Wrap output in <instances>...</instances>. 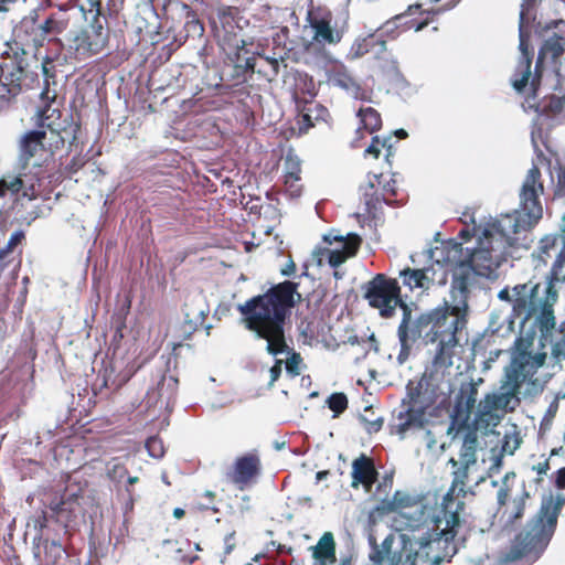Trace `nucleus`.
<instances>
[{"label":"nucleus","instance_id":"f257e3e1","mask_svg":"<svg viewBox=\"0 0 565 565\" xmlns=\"http://www.w3.org/2000/svg\"><path fill=\"white\" fill-rule=\"evenodd\" d=\"M540 178V169L533 166L523 180L519 207L473 225L475 247L450 245L445 249L443 260L454 268L449 300L443 307L423 312L413 320L411 307L402 305L403 317L397 329L399 365L407 361L412 344L425 337L430 342H438L429 379L436 383L444 380L446 371L452 366L451 358L458 345L457 332L466 324L468 298L475 276H497V270L514 257L521 247H525L521 234L530 231L542 218L540 195L544 186Z\"/></svg>","mask_w":565,"mask_h":565},{"label":"nucleus","instance_id":"f03ea898","mask_svg":"<svg viewBox=\"0 0 565 565\" xmlns=\"http://www.w3.org/2000/svg\"><path fill=\"white\" fill-rule=\"evenodd\" d=\"M377 509L395 513L392 527L401 533L408 565H440L458 552L456 535L446 526L439 505H429L424 498L397 490Z\"/></svg>","mask_w":565,"mask_h":565},{"label":"nucleus","instance_id":"7ed1b4c3","mask_svg":"<svg viewBox=\"0 0 565 565\" xmlns=\"http://www.w3.org/2000/svg\"><path fill=\"white\" fill-rule=\"evenodd\" d=\"M540 286L532 281L504 287L498 292V299L511 305V312L494 309L490 313L488 329L492 333L512 332L515 319L520 320V334L514 342L527 338L530 350H544L554 342V335L562 333L555 328L553 306L557 301L556 290L545 287V297H539Z\"/></svg>","mask_w":565,"mask_h":565},{"label":"nucleus","instance_id":"20e7f679","mask_svg":"<svg viewBox=\"0 0 565 565\" xmlns=\"http://www.w3.org/2000/svg\"><path fill=\"white\" fill-rule=\"evenodd\" d=\"M296 288V284L284 281L237 306L245 328L256 338L266 340V351L274 356L288 348L284 326L288 311L295 305V297H300Z\"/></svg>","mask_w":565,"mask_h":565},{"label":"nucleus","instance_id":"39448f33","mask_svg":"<svg viewBox=\"0 0 565 565\" xmlns=\"http://www.w3.org/2000/svg\"><path fill=\"white\" fill-rule=\"evenodd\" d=\"M530 347L531 342L527 338L514 342L511 350V362L505 367L504 380L499 390L484 395L490 398V403L502 417L519 405L518 394L522 383L530 380L545 363L546 352L530 350Z\"/></svg>","mask_w":565,"mask_h":565},{"label":"nucleus","instance_id":"423d86ee","mask_svg":"<svg viewBox=\"0 0 565 565\" xmlns=\"http://www.w3.org/2000/svg\"><path fill=\"white\" fill-rule=\"evenodd\" d=\"M527 0H523V3L521 6V12H520V51H521V58L519 62V65L515 71L514 78L512 79V86L513 88L522 93L527 85H530V89L532 92L533 97L536 95V90L540 84V67L546 60H551L555 62L565 50V36L562 28H565V22L563 20L554 21L552 24L547 26L550 29L553 26L554 29H557L558 32H554L552 35H550L543 43V45L540 49L536 66H535V74L532 76L531 73V58L527 53V46H526V38L524 34V17L526 14V7H527Z\"/></svg>","mask_w":565,"mask_h":565},{"label":"nucleus","instance_id":"0eeeda50","mask_svg":"<svg viewBox=\"0 0 565 565\" xmlns=\"http://www.w3.org/2000/svg\"><path fill=\"white\" fill-rule=\"evenodd\" d=\"M49 111L50 107L38 111V122L41 129L29 130L18 140L14 170L31 179H40L42 167L52 156L51 149L45 145L49 132L44 128L50 129L51 136L56 134L52 129V121L50 120L52 115H47Z\"/></svg>","mask_w":565,"mask_h":565},{"label":"nucleus","instance_id":"6e6552de","mask_svg":"<svg viewBox=\"0 0 565 565\" xmlns=\"http://www.w3.org/2000/svg\"><path fill=\"white\" fill-rule=\"evenodd\" d=\"M450 245H460L463 247L462 243L451 242L447 245L443 246L440 249H437L440 254V257L435 260V264H430L423 267H417L416 257L418 255H411V260L414 267H406L399 271V278L404 287L408 288L412 292H416L417 295H423L427 292L435 284L445 285L446 284V271L443 270L444 266L447 267L452 273V266L447 265L443 258L445 256V249ZM476 243L471 246L475 247Z\"/></svg>","mask_w":565,"mask_h":565},{"label":"nucleus","instance_id":"1a4fd4ad","mask_svg":"<svg viewBox=\"0 0 565 565\" xmlns=\"http://www.w3.org/2000/svg\"><path fill=\"white\" fill-rule=\"evenodd\" d=\"M449 463L455 469L452 482L439 504V511L446 518V526H450L457 535L458 527L461 524V514L465 510L463 497L467 493V479L476 465H466L454 458L449 459Z\"/></svg>","mask_w":565,"mask_h":565},{"label":"nucleus","instance_id":"9d476101","mask_svg":"<svg viewBox=\"0 0 565 565\" xmlns=\"http://www.w3.org/2000/svg\"><path fill=\"white\" fill-rule=\"evenodd\" d=\"M371 307L377 309L384 318L392 317L396 307L406 305L401 299V287L396 279H386L383 275L373 278L365 291Z\"/></svg>","mask_w":565,"mask_h":565},{"label":"nucleus","instance_id":"9b49d317","mask_svg":"<svg viewBox=\"0 0 565 565\" xmlns=\"http://www.w3.org/2000/svg\"><path fill=\"white\" fill-rule=\"evenodd\" d=\"M323 242L330 246L334 245V247H318L313 250V257L317 259L318 265H321L326 259L331 267L335 268L355 255L360 247L361 238L354 233L343 236L332 230L323 235Z\"/></svg>","mask_w":565,"mask_h":565},{"label":"nucleus","instance_id":"f8f14e48","mask_svg":"<svg viewBox=\"0 0 565 565\" xmlns=\"http://www.w3.org/2000/svg\"><path fill=\"white\" fill-rule=\"evenodd\" d=\"M482 379L477 382L462 383L455 398V406L451 414V424L447 430L451 435L456 426H468L473 408H477L478 386Z\"/></svg>","mask_w":565,"mask_h":565},{"label":"nucleus","instance_id":"ddd939ff","mask_svg":"<svg viewBox=\"0 0 565 565\" xmlns=\"http://www.w3.org/2000/svg\"><path fill=\"white\" fill-rule=\"evenodd\" d=\"M107 39L103 25L92 23L73 35L70 46L78 58H87L100 53L106 46Z\"/></svg>","mask_w":565,"mask_h":565},{"label":"nucleus","instance_id":"4468645a","mask_svg":"<svg viewBox=\"0 0 565 565\" xmlns=\"http://www.w3.org/2000/svg\"><path fill=\"white\" fill-rule=\"evenodd\" d=\"M49 507L56 521L67 526L81 512L79 493L66 490L58 499L52 500Z\"/></svg>","mask_w":565,"mask_h":565},{"label":"nucleus","instance_id":"2eb2a0df","mask_svg":"<svg viewBox=\"0 0 565 565\" xmlns=\"http://www.w3.org/2000/svg\"><path fill=\"white\" fill-rule=\"evenodd\" d=\"M563 243H565L564 218H562L559 234L546 235L540 241L537 249L533 254L534 267L545 266L550 258H556Z\"/></svg>","mask_w":565,"mask_h":565},{"label":"nucleus","instance_id":"dca6fc26","mask_svg":"<svg viewBox=\"0 0 565 565\" xmlns=\"http://www.w3.org/2000/svg\"><path fill=\"white\" fill-rule=\"evenodd\" d=\"M478 430L468 426H456L452 431V439L461 437V447L458 461L466 465L477 463V450L479 448Z\"/></svg>","mask_w":565,"mask_h":565},{"label":"nucleus","instance_id":"f3484780","mask_svg":"<svg viewBox=\"0 0 565 565\" xmlns=\"http://www.w3.org/2000/svg\"><path fill=\"white\" fill-rule=\"evenodd\" d=\"M260 460L257 455L248 454L239 457L234 463L232 481L243 490L259 472Z\"/></svg>","mask_w":565,"mask_h":565},{"label":"nucleus","instance_id":"a211bd4d","mask_svg":"<svg viewBox=\"0 0 565 565\" xmlns=\"http://www.w3.org/2000/svg\"><path fill=\"white\" fill-rule=\"evenodd\" d=\"M502 418L503 417L490 403V398L484 396L477 404L471 428L489 433L500 424Z\"/></svg>","mask_w":565,"mask_h":565},{"label":"nucleus","instance_id":"6ab92c4d","mask_svg":"<svg viewBox=\"0 0 565 565\" xmlns=\"http://www.w3.org/2000/svg\"><path fill=\"white\" fill-rule=\"evenodd\" d=\"M32 550L38 565H55L64 553L57 541L43 540L41 533L34 536Z\"/></svg>","mask_w":565,"mask_h":565},{"label":"nucleus","instance_id":"aec40b11","mask_svg":"<svg viewBox=\"0 0 565 565\" xmlns=\"http://www.w3.org/2000/svg\"><path fill=\"white\" fill-rule=\"evenodd\" d=\"M376 471L372 461L364 455H361L352 463V482L353 488H358L359 484H363L366 490H370L376 479Z\"/></svg>","mask_w":565,"mask_h":565},{"label":"nucleus","instance_id":"412c9836","mask_svg":"<svg viewBox=\"0 0 565 565\" xmlns=\"http://www.w3.org/2000/svg\"><path fill=\"white\" fill-rule=\"evenodd\" d=\"M15 175H4L0 179V195L17 194L23 190V195L28 196V191L34 188L35 182L40 179H31L26 175H22L20 171H15Z\"/></svg>","mask_w":565,"mask_h":565},{"label":"nucleus","instance_id":"4be33fe9","mask_svg":"<svg viewBox=\"0 0 565 565\" xmlns=\"http://www.w3.org/2000/svg\"><path fill=\"white\" fill-rule=\"evenodd\" d=\"M310 550L312 557L319 565H328L335 562V542L331 532L323 533L317 545L311 546Z\"/></svg>","mask_w":565,"mask_h":565},{"label":"nucleus","instance_id":"5701e85b","mask_svg":"<svg viewBox=\"0 0 565 565\" xmlns=\"http://www.w3.org/2000/svg\"><path fill=\"white\" fill-rule=\"evenodd\" d=\"M209 311L210 309L205 301V297L201 292L194 294L185 302V318L191 323H202L205 317L207 316Z\"/></svg>","mask_w":565,"mask_h":565},{"label":"nucleus","instance_id":"b1692460","mask_svg":"<svg viewBox=\"0 0 565 565\" xmlns=\"http://www.w3.org/2000/svg\"><path fill=\"white\" fill-rule=\"evenodd\" d=\"M311 28L313 29V39L323 44H335L340 42L341 34L337 31L326 19L311 20Z\"/></svg>","mask_w":565,"mask_h":565},{"label":"nucleus","instance_id":"393cba45","mask_svg":"<svg viewBox=\"0 0 565 565\" xmlns=\"http://www.w3.org/2000/svg\"><path fill=\"white\" fill-rule=\"evenodd\" d=\"M178 386V380L172 375H163L161 381L158 384L157 391L149 393L148 399L149 402L157 396V403L160 404V407H168L171 398L173 397Z\"/></svg>","mask_w":565,"mask_h":565},{"label":"nucleus","instance_id":"a878e982","mask_svg":"<svg viewBox=\"0 0 565 565\" xmlns=\"http://www.w3.org/2000/svg\"><path fill=\"white\" fill-rule=\"evenodd\" d=\"M520 445H521V438L519 437L518 433L513 431L512 434H505L503 437L501 454L492 455L491 459L493 462H492L490 469L499 470L501 467V462H502V454L513 455L515 452V450L520 447Z\"/></svg>","mask_w":565,"mask_h":565},{"label":"nucleus","instance_id":"bb28decb","mask_svg":"<svg viewBox=\"0 0 565 565\" xmlns=\"http://www.w3.org/2000/svg\"><path fill=\"white\" fill-rule=\"evenodd\" d=\"M330 83L332 86L343 89L352 97H359L360 86L348 72L339 71L334 73L330 78Z\"/></svg>","mask_w":565,"mask_h":565},{"label":"nucleus","instance_id":"cd10ccee","mask_svg":"<svg viewBox=\"0 0 565 565\" xmlns=\"http://www.w3.org/2000/svg\"><path fill=\"white\" fill-rule=\"evenodd\" d=\"M397 419L398 423L396 424V431L401 435L402 438L409 428H419L423 425V414L413 409L399 412Z\"/></svg>","mask_w":565,"mask_h":565},{"label":"nucleus","instance_id":"c85d7f7f","mask_svg":"<svg viewBox=\"0 0 565 565\" xmlns=\"http://www.w3.org/2000/svg\"><path fill=\"white\" fill-rule=\"evenodd\" d=\"M395 182L393 180H385V177L383 174H373L369 178L366 188L367 189H375V193L380 192L381 195L386 200L387 194H394L395 193Z\"/></svg>","mask_w":565,"mask_h":565},{"label":"nucleus","instance_id":"c756f323","mask_svg":"<svg viewBox=\"0 0 565 565\" xmlns=\"http://www.w3.org/2000/svg\"><path fill=\"white\" fill-rule=\"evenodd\" d=\"M358 116L360 117L363 129L367 132L372 134L380 129L382 124L381 116L375 109L371 107L361 109Z\"/></svg>","mask_w":565,"mask_h":565},{"label":"nucleus","instance_id":"7c9ffc66","mask_svg":"<svg viewBox=\"0 0 565 565\" xmlns=\"http://www.w3.org/2000/svg\"><path fill=\"white\" fill-rule=\"evenodd\" d=\"M553 282H565V242L563 243V247L557 254V257L552 266L550 282L546 287H552L554 289Z\"/></svg>","mask_w":565,"mask_h":565},{"label":"nucleus","instance_id":"2f4dec72","mask_svg":"<svg viewBox=\"0 0 565 565\" xmlns=\"http://www.w3.org/2000/svg\"><path fill=\"white\" fill-rule=\"evenodd\" d=\"M406 18L405 14H397L394 18L387 20L381 26L376 29H372V32H376L377 30L382 31V35H385L390 39H395L398 35L397 30L403 25L402 21Z\"/></svg>","mask_w":565,"mask_h":565},{"label":"nucleus","instance_id":"473e14b6","mask_svg":"<svg viewBox=\"0 0 565 565\" xmlns=\"http://www.w3.org/2000/svg\"><path fill=\"white\" fill-rule=\"evenodd\" d=\"M328 407L334 413L333 417H338L348 407V398L343 393H332L327 399Z\"/></svg>","mask_w":565,"mask_h":565},{"label":"nucleus","instance_id":"72a5a7b5","mask_svg":"<svg viewBox=\"0 0 565 565\" xmlns=\"http://www.w3.org/2000/svg\"><path fill=\"white\" fill-rule=\"evenodd\" d=\"M531 536V533H526L524 537L519 536L518 542L512 546L511 551L509 552L507 559L516 561L522 556L526 555L529 553L527 543L524 544V546L522 547H520L519 545L523 544L524 542H527Z\"/></svg>","mask_w":565,"mask_h":565},{"label":"nucleus","instance_id":"f704fd0d","mask_svg":"<svg viewBox=\"0 0 565 565\" xmlns=\"http://www.w3.org/2000/svg\"><path fill=\"white\" fill-rule=\"evenodd\" d=\"M285 169H286V173H287L286 182H289V181L296 182L300 179V177H299L300 161L297 157H294L290 154L287 156L286 161H285Z\"/></svg>","mask_w":565,"mask_h":565},{"label":"nucleus","instance_id":"c9c22d12","mask_svg":"<svg viewBox=\"0 0 565 565\" xmlns=\"http://www.w3.org/2000/svg\"><path fill=\"white\" fill-rule=\"evenodd\" d=\"M148 454L153 458H161L164 455L163 443L160 438L153 436L148 438L146 443Z\"/></svg>","mask_w":565,"mask_h":565},{"label":"nucleus","instance_id":"e433bc0d","mask_svg":"<svg viewBox=\"0 0 565 565\" xmlns=\"http://www.w3.org/2000/svg\"><path fill=\"white\" fill-rule=\"evenodd\" d=\"M546 520L550 527L555 526L557 520V507L551 508V502L547 505H542L540 510V520Z\"/></svg>","mask_w":565,"mask_h":565},{"label":"nucleus","instance_id":"4c0bfd02","mask_svg":"<svg viewBox=\"0 0 565 565\" xmlns=\"http://www.w3.org/2000/svg\"><path fill=\"white\" fill-rule=\"evenodd\" d=\"M558 411V398H554L553 402L550 404L543 419L541 423V427L545 429H550L552 426L553 419L556 416Z\"/></svg>","mask_w":565,"mask_h":565},{"label":"nucleus","instance_id":"58836bf2","mask_svg":"<svg viewBox=\"0 0 565 565\" xmlns=\"http://www.w3.org/2000/svg\"><path fill=\"white\" fill-rule=\"evenodd\" d=\"M374 32L362 39L361 41H356L352 46V53L355 57H360L369 52L370 41L373 39Z\"/></svg>","mask_w":565,"mask_h":565},{"label":"nucleus","instance_id":"ea45409f","mask_svg":"<svg viewBox=\"0 0 565 565\" xmlns=\"http://www.w3.org/2000/svg\"><path fill=\"white\" fill-rule=\"evenodd\" d=\"M360 419L364 423L365 428L370 434L377 433L382 428V425H383L382 417H376V418L369 417L367 418L365 415H360Z\"/></svg>","mask_w":565,"mask_h":565},{"label":"nucleus","instance_id":"a19ab883","mask_svg":"<svg viewBox=\"0 0 565 565\" xmlns=\"http://www.w3.org/2000/svg\"><path fill=\"white\" fill-rule=\"evenodd\" d=\"M552 355L557 362L565 360V334L553 343Z\"/></svg>","mask_w":565,"mask_h":565},{"label":"nucleus","instance_id":"79ce46f5","mask_svg":"<svg viewBox=\"0 0 565 565\" xmlns=\"http://www.w3.org/2000/svg\"><path fill=\"white\" fill-rule=\"evenodd\" d=\"M301 361V358L299 354L294 353L286 362V369L289 373L292 375L299 374V363Z\"/></svg>","mask_w":565,"mask_h":565},{"label":"nucleus","instance_id":"37998d69","mask_svg":"<svg viewBox=\"0 0 565 565\" xmlns=\"http://www.w3.org/2000/svg\"><path fill=\"white\" fill-rule=\"evenodd\" d=\"M556 194L565 196V169L559 170ZM562 218H564V230H565V215Z\"/></svg>","mask_w":565,"mask_h":565},{"label":"nucleus","instance_id":"c03bdc74","mask_svg":"<svg viewBox=\"0 0 565 565\" xmlns=\"http://www.w3.org/2000/svg\"><path fill=\"white\" fill-rule=\"evenodd\" d=\"M126 473H127L126 469L124 467H121V466H118V465H115L113 467V469L108 470V476L113 480H117V481H119L121 478H124Z\"/></svg>","mask_w":565,"mask_h":565},{"label":"nucleus","instance_id":"a18cd8bd","mask_svg":"<svg viewBox=\"0 0 565 565\" xmlns=\"http://www.w3.org/2000/svg\"><path fill=\"white\" fill-rule=\"evenodd\" d=\"M56 25V21L49 18L43 23L39 25V29L41 30L42 35H46L53 32L54 28Z\"/></svg>","mask_w":565,"mask_h":565},{"label":"nucleus","instance_id":"49530a36","mask_svg":"<svg viewBox=\"0 0 565 565\" xmlns=\"http://www.w3.org/2000/svg\"><path fill=\"white\" fill-rule=\"evenodd\" d=\"M281 364H282L281 360H277L275 365L270 367V370H269V373H270L269 385H273L278 380V377L280 376Z\"/></svg>","mask_w":565,"mask_h":565},{"label":"nucleus","instance_id":"de8ad7c7","mask_svg":"<svg viewBox=\"0 0 565 565\" xmlns=\"http://www.w3.org/2000/svg\"><path fill=\"white\" fill-rule=\"evenodd\" d=\"M380 145L381 143H380L379 138L375 137L373 139L372 143L365 149V153L373 154L375 158H377L381 152Z\"/></svg>","mask_w":565,"mask_h":565},{"label":"nucleus","instance_id":"09e8293b","mask_svg":"<svg viewBox=\"0 0 565 565\" xmlns=\"http://www.w3.org/2000/svg\"><path fill=\"white\" fill-rule=\"evenodd\" d=\"M295 271H296V265L291 258L288 259V262L285 264V266L280 269V273L282 276H291L295 274Z\"/></svg>","mask_w":565,"mask_h":565},{"label":"nucleus","instance_id":"8fccbe9b","mask_svg":"<svg viewBox=\"0 0 565 565\" xmlns=\"http://www.w3.org/2000/svg\"><path fill=\"white\" fill-rule=\"evenodd\" d=\"M23 238H24V233L22 231H15L11 234L8 243H9V245H12L13 247H15L18 244H20L22 242Z\"/></svg>","mask_w":565,"mask_h":565},{"label":"nucleus","instance_id":"3c124183","mask_svg":"<svg viewBox=\"0 0 565 565\" xmlns=\"http://www.w3.org/2000/svg\"><path fill=\"white\" fill-rule=\"evenodd\" d=\"M32 522H33V527L35 530H38L39 532H41L46 526V515H45V513L43 512L40 516H38L34 520H32Z\"/></svg>","mask_w":565,"mask_h":565},{"label":"nucleus","instance_id":"603ef678","mask_svg":"<svg viewBox=\"0 0 565 565\" xmlns=\"http://www.w3.org/2000/svg\"><path fill=\"white\" fill-rule=\"evenodd\" d=\"M178 559L185 563V564H192L196 558L198 556L195 555H192V556H189V555H183L182 552H183V548L182 547H179L178 548Z\"/></svg>","mask_w":565,"mask_h":565},{"label":"nucleus","instance_id":"864d4df0","mask_svg":"<svg viewBox=\"0 0 565 565\" xmlns=\"http://www.w3.org/2000/svg\"><path fill=\"white\" fill-rule=\"evenodd\" d=\"M233 18L230 14H224L221 19V23L224 26L225 31L228 33H233V28L231 26V21Z\"/></svg>","mask_w":565,"mask_h":565},{"label":"nucleus","instance_id":"5fc2aeb1","mask_svg":"<svg viewBox=\"0 0 565 565\" xmlns=\"http://www.w3.org/2000/svg\"><path fill=\"white\" fill-rule=\"evenodd\" d=\"M23 75H24V70L21 66V64L19 63L15 72L11 74V76H12L11 82H20L22 79Z\"/></svg>","mask_w":565,"mask_h":565},{"label":"nucleus","instance_id":"6e6d98bb","mask_svg":"<svg viewBox=\"0 0 565 565\" xmlns=\"http://www.w3.org/2000/svg\"><path fill=\"white\" fill-rule=\"evenodd\" d=\"M301 124L305 126V130L309 129L310 127L313 126V122L311 120V116L306 113V114H302L301 116ZM301 130L303 129V127L300 128Z\"/></svg>","mask_w":565,"mask_h":565},{"label":"nucleus","instance_id":"4d7b16f0","mask_svg":"<svg viewBox=\"0 0 565 565\" xmlns=\"http://www.w3.org/2000/svg\"><path fill=\"white\" fill-rule=\"evenodd\" d=\"M556 483L557 487L565 488V467L558 470Z\"/></svg>","mask_w":565,"mask_h":565},{"label":"nucleus","instance_id":"13d9d810","mask_svg":"<svg viewBox=\"0 0 565 565\" xmlns=\"http://www.w3.org/2000/svg\"><path fill=\"white\" fill-rule=\"evenodd\" d=\"M533 469L536 470L539 475H545L548 470V462H540L536 466H534Z\"/></svg>","mask_w":565,"mask_h":565},{"label":"nucleus","instance_id":"bf43d9fd","mask_svg":"<svg viewBox=\"0 0 565 565\" xmlns=\"http://www.w3.org/2000/svg\"><path fill=\"white\" fill-rule=\"evenodd\" d=\"M17 0H0V14H6L9 11V4Z\"/></svg>","mask_w":565,"mask_h":565},{"label":"nucleus","instance_id":"052dcab7","mask_svg":"<svg viewBox=\"0 0 565 565\" xmlns=\"http://www.w3.org/2000/svg\"><path fill=\"white\" fill-rule=\"evenodd\" d=\"M498 502L499 504H504L507 499H508V491L503 488H501L499 491H498Z\"/></svg>","mask_w":565,"mask_h":565},{"label":"nucleus","instance_id":"680f3d73","mask_svg":"<svg viewBox=\"0 0 565 565\" xmlns=\"http://www.w3.org/2000/svg\"><path fill=\"white\" fill-rule=\"evenodd\" d=\"M89 4H90L89 11L95 10V12H96L95 15L97 17L99 14V6H100L99 0H89Z\"/></svg>","mask_w":565,"mask_h":565},{"label":"nucleus","instance_id":"e2e57ef3","mask_svg":"<svg viewBox=\"0 0 565 565\" xmlns=\"http://www.w3.org/2000/svg\"><path fill=\"white\" fill-rule=\"evenodd\" d=\"M459 235L461 238L465 239V243H468V239L470 238L471 236V233H470V230L469 228H462L460 232H459Z\"/></svg>","mask_w":565,"mask_h":565},{"label":"nucleus","instance_id":"0e129e2a","mask_svg":"<svg viewBox=\"0 0 565 565\" xmlns=\"http://www.w3.org/2000/svg\"><path fill=\"white\" fill-rule=\"evenodd\" d=\"M14 247L12 245H9V243H7V246L0 250V254L3 255V260H6V257L9 253H11V250L13 249Z\"/></svg>","mask_w":565,"mask_h":565},{"label":"nucleus","instance_id":"69168bd1","mask_svg":"<svg viewBox=\"0 0 565 565\" xmlns=\"http://www.w3.org/2000/svg\"><path fill=\"white\" fill-rule=\"evenodd\" d=\"M127 491L130 492L129 490H127ZM132 508H134V499H132L131 493H129V500H128V502L125 505V510H126V512L127 511H131Z\"/></svg>","mask_w":565,"mask_h":565},{"label":"nucleus","instance_id":"338daca9","mask_svg":"<svg viewBox=\"0 0 565 565\" xmlns=\"http://www.w3.org/2000/svg\"><path fill=\"white\" fill-rule=\"evenodd\" d=\"M553 108L557 111H563L565 110V100L562 102L561 99L557 100L556 105L553 106Z\"/></svg>","mask_w":565,"mask_h":565},{"label":"nucleus","instance_id":"774afa93","mask_svg":"<svg viewBox=\"0 0 565 565\" xmlns=\"http://www.w3.org/2000/svg\"><path fill=\"white\" fill-rule=\"evenodd\" d=\"M183 515H184V510H183V509H181V508H175V509L173 510V516H174L175 519H181Z\"/></svg>","mask_w":565,"mask_h":565}]
</instances>
